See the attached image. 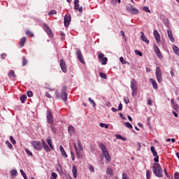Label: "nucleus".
<instances>
[{
  "label": "nucleus",
  "instance_id": "obj_61",
  "mask_svg": "<svg viewBox=\"0 0 179 179\" xmlns=\"http://www.w3.org/2000/svg\"><path fill=\"white\" fill-rule=\"evenodd\" d=\"M60 34H61V36H62V40H65V33H64V32L62 31V32L60 33Z\"/></svg>",
  "mask_w": 179,
  "mask_h": 179
},
{
  "label": "nucleus",
  "instance_id": "obj_52",
  "mask_svg": "<svg viewBox=\"0 0 179 179\" xmlns=\"http://www.w3.org/2000/svg\"><path fill=\"white\" fill-rule=\"evenodd\" d=\"M27 94L28 97H33V92H31V91H28V92H27Z\"/></svg>",
  "mask_w": 179,
  "mask_h": 179
},
{
  "label": "nucleus",
  "instance_id": "obj_14",
  "mask_svg": "<svg viewBox=\"0 0 179 179\" xmlns=\"http://www.w3.org/2000/svg\"><path fill=\"white\" fill-rule=\"evenodd\" d=\"M64 26L65 27H68V26H69L70 23H71V15H68L66 14L64 17Z\"/></svg>",
  "mask_w": 179,
  "mask_h": 179
},
{
  "label": "nucleus",
  "instance_id": "obj_42",
  "mask_svg": "<svg viewBox=\"0 0 179 179\" xmlns=\"http://www.w3.org/2000/svg\"><path fill=\"white\" fill-rule=\"evenodd\" d=\"M89 101L92 104V107H96V102L92 98H89Z\"/></svg>",
  "mask_w": 179,
  "mask_h": 179
},
{
  "label": "nucleus",
  "instance_id": "obj_39",
  "mask_svg": "<svg viewBox=\"0 0 179 179\" xmlns=\"http://www.w3.org/2000/svg\"><path fill=\"white\" fill-rule=\"evenodd\" d=\"M57 177H58V175L55 172H52L50 179H57Z\"/></svg>",
  "mask_w": 179,
  "mask_h": 179
},
{
  "label": "nucleus",
  "instance_id": "obj_31",
  "mask_svg": "<svg viewBox=\"0 0 179 179\" xmlns=\"http://www.w3.org/2000/svg\"><path fill=\"white\" fill-rule=\"evenodd\" d=\"M22 66H26V65H27V59L24 57H22Z\"/></svg>",
  "mask_w": 179,
  "mask_h": 179
},
{
  "label": "nucleus",
  "instance_id": "obj_27",
  "mask_svg": "<svg viewBox=\"0 0 179 179\" xmlns=\"http://www.w3.org/2000/svg\"><path fill=\"white\" fill-rule=\"evenodd\" d=\"M77 145L78 146L79 150L81 152H83V145H82V143H80V140L77 141Z\"/></svg>",
  "mask_w": 179,
  "mask_h": 179
},
{
  "label": "nucleus",
  "instance_id": "obj_45",
  "mask_svg": "<svg viewBox=\"0 0 179 179\" xmlns=\"http://www.w3.org/2000/svg\"><path fill=\"white\" fill-rule=\"evenodd\" d=\"M122 179H129V177H128V174L123 173H122Z\"/></svg>",
  "mask_w": 179,
  "mask_h": 179
},
{
  "label": "nucleus",
  "instance_id": "obj_22",
  "mask_svg": "<svg viewBox=\"0 0 179 179\" xmlns=\"http://www.w3.org/2000/svg\"><path fill=\"white\" fill-rule=\"evenodd\" d=\"M72 173L74 178H78V169L76 166H73Z\"/></svg>",
  "mask_w": 179,
  "mask_h": 179
},
{
  "label": "nucleus",
  "instance_id": "obj_17",
  "mask_svg": "<svg viewBox=\"0 0 179 179\" xmlns=\"http://www.w3.org/2000/svg\"><path fill=\"white\" fill-rule=\"evenodd\" d=\"M167 34L170 41H171V43H174V36H173V31L169 29L167 31Z\"/></svg>",
  "mask_w": 179,
  "mask_h": 179
},
{
  "label": "nucleus",
  "instance_id": "obj_23",
  "mask_svg": "<svg viewBox=\"0 0 179 179\" xmlns=\"http://www.w3.org/2000/svg\"><path fill=\"white\" fill-rule=\"evenodd\" d=\"M26 36H23L20 40V42H19V44H20V46L22 48V47H24V43H26Z\"/></svg>",
  "mask_w": 179,
  "mask_h": 179
},
{
  "label": "nucleus",
  "instance_id": "obj_20",
  "mask_svg": "<svg viewBox=\"0 0 179 179\" xmlns=\"http://www.w3.org/2000/svg\"><path fill=\"white\" fill-rule=\"evenodd\" d=\"M141 40L146 43V44H149V41L148 38H146V36H145V34H143V32H141Z\"/></svg>",
  "mask_w": 179,
  "mask_h": 179
},
{
  "label": "nucleus",
  "instance_id": "obj_58",
  "mask_svg": "<svg viewBox=\"0 0 179 179\" xmlns=\"http://www.w3.org/2000/svg\"><path fill=\"white\" fill-rule=\"evenodd\" d=\"M174 178L175 179H178L179 178V173L178 172H176L174 174Z\"/></svg>",
  "mask_w": 179,
  "mask_h": 179
},
{
  "label": "nucleus",
  "instance_id": "obj_43",
  "mask_svg": "<svg viewBox=\"0 0 179 179\" xmlns=\"http://www.w3.org/2000/svg\"><path fill=\"white\" fill-rule=\"evenodd\" d=\"M20 173L22 177L24 178V179H27V176H26V173H24V171H23V170L21 169Z\"/></svg>",
  "mask_w": 179,
  "mask_h": 179
},
{
  "label": "nucleus",
  "instance_id": "obj_11",
  "mask_svg": "<svg viewBox=\"0 0 179 179\" xmlns=\"http://www.w3.org/2000/svg\"><path fill=\"white\" fill-rule=\"evenodd\" d=\"M76 55H77L78 61H80V62H81V64H85V59H83V55H82V52H80V50H79V49L77 50Z\"/></svg>",
  "mask_w": 179,
  "mask_h": 179
},
{
  "label": "nucleus",
  "instance_id": "obj_4",
  "mask_svg": "<svg viewBox=\"0 0 179 179\" xmlns=\"http://www.w3.org/2000/svg\"><path fill=\"white\" fill-rule=\"evenodd\" d=\"M126 8L128 13H131V15H138V13H139V10L134 8L131 3H128Z\"/></svg>",
  "mask_w": 179,
  "mask_h": 179
},
{
  "label": "nucleus",
  "instance_id": "obj_48",
  "mask_svg": "<svg viewBox=\"0 0 179 179\" xmlns=\"http://www.w3.org/2000/svg\"><path fill=\"white\" fill-rule=\"evenodd\" d=\"M146 178L150 179V171H149V170H147V171H146Z\"/></svg>",
  "mask_w": 179,
  "mask_h": 179
},
{
  "label": "nucleus",
  "instance_id": "obj_50",
  "mask_svg": "<svg viewBox=\"0 0 179 179\" xmlns=\"http://www.w3.org/2000/svg\"><path fill=\"white\" fill-rule=\"evenodd\" d=\"M143 10H145V12H147L148 13H150V10H149V7L148 6L143 7Z\"/></svg>",
  "mask_w": 179,
  "mask_h": 179
},
{
  "label": "nucleus",
  "instance_id": "obj_56",
  "mask_svg": "<svg viewBox=\"0 0 179 179\" xmlns=\"http://www.w3.org/2000/svg\"><path fill=\"white\" fill-rule=\"evenodd\" d=\"M150 150L152 154H154L157 152L156 150H155V146H151Z\"/></svg>",
  "mask_w": 179,
  "mask_h": 179
},
{
  "label": "nucleus",
  "instance_id": "obj_33",
  "mask_svg": "<svg viewBox=\"0 0 179 179\" xmlns=\"http://www.w3.org/2000/svg\"><path fill=\"white\" fill-rule=\"evenodd\" d=\"M99 127L101 128H105L106 129H108V124L106 123H100Z\"/></svg>",
  "mask_w": 179,
  "mask_h": 179
},
{
  "label": "nucleus",
  "instance_id": "obj_6",
  "mask_svg": "<svg viewBox=\"0 0 179 179\" xmlns=\"http://www.w3.org/2000/svg\"><path fill=\"white\" fill-rule=\"evenodd\" d=\"M31 145L35 150H41L43 149V144L40 141H31Z\"/></svg>",
  "mask_w": 179,
  "mask_h": 179
},
{
  "label": "nucleus",
  "instance_id": "obj_36",
  "mask_svg": "<svg viewBox=\"0 0 179 179\" xmlns=\"http://www.w3.org/2000/svg\"><path fill=\"white\" fill-rule=\"evenodd\" d=\"M10 176H12V177H13L14 176H16V174H17V171L16 169L12 170L10 171Z\"/></svg>",
  "mask_w": 179,
  "mask_h": 179
},
{
  "label": "nucleus",
  "instance_id": "obj_12",
  "mask_svg": "<svg viewBox=\"0 0 179 179\" xmlns=\"http://www.w3.org/2000/svg\"><path fill=\"white\" fill-rule=\"evenodd\" d=\"M154 52H155L157 57L162 59L163 58V55H162V52H160V49H159V47L156 45H154Z\"/></svg>",
  "mask_w": 179,
  "mask_h": 179
},
{
  "label": "nucleus",
  "instance_id": "obj_3",
  "mask_svg": "<svg viewBox=\"0 0 179 179\" xmlns=\"http://www.w3.org/2000/svg\"><path fill=\"white\" fill-rule=\"evenodd\" d=\"M130 87L131 89V96L135 97L138 94V84L136 83V79H132L131 80Z\"/></svg>",
  "mask_w": 179,
  "mask_h": 179
},
{
  "label": "nucleus",
  "instance_id": "obj_46",
  "mask_svg": "<svg viewBox=\"0 0 179 179\" xmlns=\"http://www.w3.org/2000/svg\"><path fill=\"white\" fill-rule=\"evenodd\" d=\"M10 142H12V143L13 144V145H16V141L15 140V138H13V136H10Z\"/></svg>",
  "mask_w": 179,
  "mask_h": 179
},
{
  "label": "nucleus",
  "instance_id": "obj_47",
  "mask_svg": "<svg viewBox=\"0 0 179 179\" xmlns=\"http://www.w3.org/2000/svg\"><path fill=\"white\" fill-rule=\"evenodd\" d=\"M172 107H173V110H176V111H178V104L175 103L173 105Z\"/></svg>",
  "mask_w": 179,
  "mask_h": 179
},
{
  "label": "nucleus",
  "instance_id": "obj_26",
  "mask_svg": "<svg viewBox=\"0 0 179 179\" xmlns=\"http://www.w3.org/2000/svg\"><path fill=\"white\" fill-rule=\"evenodd\" d=\"M152 155L155 157L154 158V162H155V163H159V155H157V151L154 152Z\"/></svg>",
  "mask_w": 179,
  "mask_h": 179
},
{
  "label": "nucleus",
  "instance_id": "obj_25",
  "mask_svg": "<svg viewBox=\"0 0 179 179\" xmlns=\"http://www.w3.org/2000/svg\"><path fill=\"white\" fill-rule=\"evenodd\" d=\"M8 76L9 78H16V75L15 74V71L13 70L10 71V72L8 73Z\"/></svg>",
  "mask_w": 179,
  "mask_h": 179
},
{
  "label": "nucleus",
  "instance_id": "obj_60",
  "mask_svg": "<svg viewBox=\"0 0 179 179\" xmlns=\"http://www.w3.org/2000/svg\"><path fill=\"white\" fill-rule=\"evenodd\" d=\"M45 96H46V97H48V99H52V96H51V94H50L48 92H47L45 94Z\"/></svg>",
  "mask_w": 179,
  "mask_h": 179
},
{
  "label": "nucleus",
  "instance_id": "obj_44",
  "mask_svg": "<svg viewBox=\"0 0 179 179\" xmlns=\"http://www.w3.org/2000/svg\"><path fill=\"white\" fill-rule=\"evenodd\" d=\"M50 128L53 134H55L57 132V129L55 128V127H54V125L51 124Z\"/></svg>",
  "mask_w": 179,
  "mask_h": 179
},
{
  "label": "nucleus",
  "instance_id": "obj_24",
  "mask_svg": "<svg viewBox=\"0 0 179 179\" xmlns=\"http://www.w3.org/2000/svg\"><path fill=\"white\" fill-rule=\"evenodd\" d=\"M74 9L75 10H78L80 13H82V12H83V8H82V6H79V3L74 4Z\"/></svg>",
  "mask_w": 179,
  "mask_h": 179
},
{
  "label": "nucleus",
  "instance_id": "obj_30",
  "mask_svg": "<svg viewBox=\"0 0 179 179\" xmlns=\"http://www.w3.org/2000/svg\"><path fill=\"white\" fill-rule=\"evenodd\" d=\"M173 52H175V54H176V55H179V49H178V47L176 46V45H173Z\"/></svg>",
  "mask_w": 179,
  "mask_h": 179
},
{
  "label": "nucleus",
  "instance_id": "obj_8",
  "mask_svg": "<svg viewBox=\"0 0 179 179\" xmlns=\"http://www.w3.org/2000/svg\"><path fill=\"white\" fill-rule=\"evenodd\" d=\"M46 120L50 125L54 124V119L52 118V113L51 110H47Z\"/></svg>",
  "mask_w": 179,
  "mask_h": 179
},
{
  "label": "nucleus",
  "instance_id": "obj_15",
  "mask_svg": "<svg viewBox=\"0 0 179 179\" xmlns=\"http://www.w3.org/2000/svg\"><path fill=\"white\" fill-rule=\"evenodd\" d=\"M44 29L49 37H54V34H52V31L51 30L50 27H48V25H45Z\"/></svg>",
  "mask_w": 179,
  "mask_h": 179
},
{
  "label": "nucleus",
  "instance_id": "obj_64",
  "mask_svg": "<svg viewBox=\"0 0 179 179\" xmlns=\"http://www.w3.org/2000/svg\"><path fill=\"white\" fill-rule=\"evenodd\" d=\"M148 106H152V100L151 99H148Z\"/></svg>",
  "mask_w": 179,
  "mask_h": 179
},
{
  "label": "nucleus",
  "instance_id": "obj_32",
  "mask_svg": "<svg viewBox=\"0 0 179 179\" xmlns=\"http://www.w3.org/2000/svg\"><path fill=\"white\" fill-rule=\"evenodd\" d=\"M26 36H28L29 37H34V35L33 34V32L30 31L29 30H27L25 32Z\"/></svg>",
  "mask_w": 179,
  "mask_h": 179
},
{
  "label": "nucleus",
  "instance_id": "obj_34",
  "mask_svg": "<svg viewBox=\"0 0 179 179\" xmlns=\"http://www.w3.org/2000/svg\"><path fill=\"white\" fill-rule=\"evenodd\" d=\"M106 173L108 176H113V169L111 168H108L106 170Z\"/></svg>",
  "mask_w": 179,
  "mask_h": 179
},
{
  "label": "nucleus",
  "instance_id": "obj_5",
  "mask_svg": "<svg viewBox=\"0 0 179 179\" xmlns=\"http://www.w3.org/2000/svg\"><path fill=\"white\" fill-rule=\"evenodd\" d=\"M61 98L64 100V101H66L68 100V94L66 93V86L63 85L61 90Z\"/></svg>",
  "mask_w": 179,
  "mask_h": 179
},
{
  "label": "nucleus",
  "instance_id": "obj_53",
  "mask_svg": "<svg viewBox=\"0 0 179 179\" xmlns=\"http://www.w3.org/2000/svg\"><path fill=\"white\" fill-rule=\"evenodd\" d=\"M25 152L27 154H28L29 156H33V153L31 152H30V150L26 149Z\"/></svg>",
  "mask_w": 179,
  "mask_h": 179
},
{
  "label": "nucleus",
  "instance_id": "obj_59",
  "mask_svg": "<svg viewBox=\"0 0 179 179\" xmlns=\"http://www.w3.org/2000/svg\"><path fill=\"white\" fill-rule=\"evenodd\" d=\"M1 57L2 59H5L6 58V53L1 54Z\"/></svg>",
  "mask_w": 179,
  "mask_h": 179
},
{
  "label": "nucleus",
  "instance_id": "obj_51",
  "mask_svg": "<svg viewBox=\"0 0 179 179\" xmlns=\"http://www.w3.org/2000/svg\"><path fill=\"white\" fill-rule=\"evenodd\" d=\"M120 62H122V64H127V61L125 59H124V57H120Z\"/></svg>",
  "mask_w": 179,
  "mask_h": 179
},
{
  "label": "nucleus",
  "instance_id": "obj_10",
  "mask_svg": "<svg viewBox=\"0 0 179 179\" xmlns=\"http://www.w3.org/2000/svg\"><path fill=\"white\" fill-rule=\"evenodd\" d=\"M60 68L64 73H66V71H68V69L66 67V63L65 62V60L64 59H60Z\"/></svg>",
  "mask_w": 179,
  "mask_h": 179
},
{
  "label": "nucleus",
  "instance_id": "obj_7",
  "mask_svg": "<svg viewBox=\"0 0 179 179\" xmlns=\"http://www.w3.org/2000/svg\"><path fill=\"white\" fill-rule=\"evenodd\" d=\"M157 80L159 83H162V70L160 69V67L156 68V72H155Z\"/></svg>",
  "mask_w": 179,
  "mask_h": 179
},
{
  "label": "nucleus",
  "instance_id": "obj_41",
  "mask_svg": "<svg viewBox=\"0 0 179 179\" xmlns=\"http://www.w3.org/2000/svg\"><path fill=\"white\" fill-rule=\"evenodd\" d=\"M52 15H57V11H55V10H52L48 13L49 16H52Z\"/></svg>",
  "mask_w": 179,
  "mask_h": 179
},
{
  "label": "nucleus",
  "instance_id": "obj_54",
  "mask_svg": "<svg viewBox=\"0 0 179 179\" xmlns=\"http://www.w3.org/2000/svg\"><path fill=\"white\" fill-rule=\"evenodd\" d=\"M71 156L73 162H74L75 161V154L73 153V151H71Z\"/></svg>",
  "mask_w": 179,
  "mask_h": 179
},
{
  "label": "nucleus",
  "instance_id": "obj_16",
  "mask_svg": "<svg viewBox=\"0 0 179 179\" xmlns=\"http://www.w3.org/2000/svg\"><path fill=\"white\" fill-rule=\"evenodd\" d=\"M154 37L157 43H160V34L157 30H154Z\"/></svg>",
  "mask_w": 179,
  "mask_h": 179
},
{
  "label": "nucleus",
  "instance_id": "obj_9",
  "mask_svg": "<svg viewBox=\"0 0 179 179\" xmlns=\"http://www.w3.org/2000/svg\"><path fill=\"white\" fill-rule=\"evenodd\" d=\"M98 59H99L100 62H101L102 65H106L107 64V57H104V54L102 52H99Z\"/></svg>",
  "mask_w": 179,
  "mask_h": 179
},
{
  "label": "nucleus",
  "instance_id": "obj_55",
  "mask_svg": "<svg viewBox=\"0 0 179 179\" xmlns=\"http://www.w3.org/2000/svg\"><path fill=\"white\" fill-rule=\"evenodd\" d=\"M124 101L126 103V104H128L129 103V99L128 97H124Z\"/></svg>",
  "mask_w": 179,
  "mask_h": 179
},
{
  "label": "nucleus",
  "instance_id": "obj_62",
  "mask_svg": "<svg viewBox=\"0 0 179 179\" xmlns=\"http://www.w3.org/2000/svg\"><path fill=\"white\" fill-rule=\"evenodd\" d=\"M117 110H119V111H121L122 110V103L119 104Z\"/></svg>",
  "mask_w": 179,
  "mask_h": 179
},
{
  "label": "nucleus",
  "instance_id": "obj_40",
  "mask_svg": "<svg viewBox=\"0 0 179 179\" xmlns=\"http://www.w3.org/2000/svg\"><path fill=\"white\" fill-rule=\"evenodd\" d=\"M124 125L125 127H127V128H129V129L133 128L132 124H131V123H129V122H126L124 123Z\"/></svg>",
  "mask_w": 179,
  "mask_h": 179
},
{
  "label": "nucleus",
  "instance_id": "obj_49",
  "mask_svg": "<svg viewBox=\"0 0 179 179\" xmlns=\"http://www.w3.org/2000/svg\"><path fill=\"white\" fill-rule=\"evenodd\" d=\"M135 54H136V55H138L139 57H142V52H141L138 50H135Z\"/></svg>",
  "mask_w": 179,
  "mask_h": 179
},
{
  "label": "nucleus",
  "instance_id": "obj_28",
  "mask_svg": "<svg viewBox=\"0 0 179 179\" xmlns=\"http://www.w3.org/2000/svg\"><path fill=\"white\" fill-rule=\"evenodd\" d=\"M20 100L21 101V103L23 104L24 103V101H26V100H27V96L26 95H22L20 97Z\"/></svg>",
  "mask_w": 179,
  "mask_h": 179
},
{
  "label": "nucleus",
  "instance_id": "obj_63",
  "mask_svg": "<svg viewBox=\"0 0 179 179\" xmlns=\"http://www.w3.org/2000/svg\"><path fill=\"white\" fill-rule=\"evenodd\" d=\"M116 138L117 139H120V140L122 139V136L120 134H116Z\"/></svg>",
  "mask_w": 179,
  "mask_h": 179
},
{
  "label": "nucleus",
  "instance_id": "obj_29",
  "mask_svg": "<svg viewBox=\"0 0 179 179\" xmlns=\"http://www.w3.org/2000/svg\"><path fill=\"white\" fill-rule=\"evenodd\" d=\"M68 131L69 134H73L75 132V128L72 125H69L68 127Z\"/></svg>",
  "mask_w": 179,
  "mask_h": 179
},
{
  "label": "nucleus",
  "instance_id": "obj_1",
  "mask_svg": "<svg viewBox=\"0 0 179 179\" xmlns=\"http://www.w3.org/2000/svg\"><path fill=\"white\" fill-rule=\"evenodd\" d=\"M152 171L156 177H163V169H162V166H160V164L155 162L152 164Z\"/></svg>",
  "mask_w": 179,
  "mask_h": 179
},
{
  "label": "nucleus",
  "instance_id": "obj_38",
  "mask_svg": "<svg viewBox=\"0 0 179 179\" xmlns=\"http://www.w3.org/2000/svg\"><path fill=\"white\" fill-rule=\"evenodd\" d=\"M99 76L102 78V79H107V75H106V73H99Z\"/></svg>",
  "mask_w": 179,
  "mask_h": 179
},
{
  "label": "nucleus",
  "instance_id": "obj_19",
  "mask_svg": "<svg viewBox=\"0 0 179 179\" xmlns=\"http://www.w3.org/2000/svg\"><path fill=\"white\" fill-rule=\"evenodd\" d=\"M47 143L49 145L50 149L52 150H54V145H52V140L51 139L50 137H48L47 139Z\"/></svg>",
  "mask_w": 179,
  "mask_h": 179
},
{
  "label": "nucleus",
  "instance_id": "obj_18",
  "mask_svg": "<svg viewBox=\"0 0 179 179\" xmlns=\"http://www.w3.org/2000/svg\"><path fill=\"white\" fill-rule=\"evenodd\" d=\"M150 83H152L153 88L155 89V90H157V89L159 88V86L157 85V83L155 80V79L150 78Z\"/></svg>",
  "mask_w": 179,
  "mask_h": 179
},
{
  "label": "nucleus",
  "instance_id": "obj_37",
  "mask_svg": "<svg viewBox=\"0 0 179 179\" xmlns=\"http://www.w3.org/2000/svg\"><path fill=\"white\" fill-rule=\"evenodd\" d=\"M43 149H45V152H51V149H50V147L47 144L43 145Z\"/></svg>",
  "mask_w": 179,
  "mask_h": 179
},
{
  "label": "nucleus",
  "instance_id": "obj_13",
  "mask_svg": "<svg viewBox=\"0 0 179 179\" xmlns=\"http://www.w3.org/2000/svg\"><path fill=\"white\" fill-rule=\"evenodd\" d=\"M73 147L76 150V155L78 159H80V157H82V156H83V154H82V151H80V150L78 148L76 143L73 144Z\"/></svg>",
  "mask_w": 179,
  "mask_h": 179
},
{
  "label": "nucleus",
  "instance_id": "obj_21",
  "mask_svg": "<svg viewBox=\"0 0 179 179\" xmlns=\"http://www.w3.org/2000/svg\"><path fill=\"white\" fill-rule=\"evenodd\" d=\"M59 149H60V152L62 153V156H63V157H66V158L68 157V155L65 152V150L64 149V147H62V145L59 146Z\"/></svg>",
  "mask_w": 179,
  "mask_h": 179
},
{
  "label": "nucleus",
  "instance_id": "obj_2",
  "mask_svg": "<svg viewBox=\"0 0 179 179\" xmlns=\"http://www.w3.org/2000/svg\"><path fill=\"white\" fill-rule=\"evenodd\" d=\"M99 147L102 150V155L105 159H106L108 162H111V157L110 156V154H108V150H107L106 145L101 143L99 144Z\"/></svg>",
  "mask_w": 179,
  "mask_h": 179
},
{
  "label": "nucleus",
  "instance_id": "obj_57",
  "mask_svg": "<svg viewBox=\"0 0 179 179\" xmlns=\"http://www.w3.org/2000/svg\"><path fill=\"white\" fill-rule=\"evenodd\" d=\"M89 170L91 171V173H94V168H93V166H90Z\"/></svg>",
  "mask_w": 179,
  "mask_h": 179
},
{
  "label": "nucleus",
  "instance_id": "obj_35",
  "mask_svg": "<svg viewBox=\"0 0 179 179\" xmlns=\"http://www.w3.org/2000/svg\"><path fill=\"white\" fill-rule=\"evenodd\" d=\"M6 145H7L8 148H9V149L12 150L13 149V145H12V143H10V142H9V141H6Z\"/></svg>",
  "mask_w": 179,
  "mask_h": 179
}]
</instances>
